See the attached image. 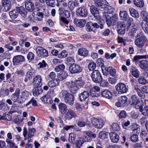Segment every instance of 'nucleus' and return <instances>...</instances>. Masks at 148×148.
I'll return each instance as SVG.
<instances>
[{
	"label": "nucleus",
	"instance_id": "23",
	"mask_svg": "<svg viewBox=\"0 0 148 148\" xmlns=\"http://www.w3.org/2000/svg\"><path fill=\"white\" fill-rule=\"evenodd\" d=\"M102 97L108 99H111L112 97V94L110 91L108 89L105 90L101 92Z\"/></svg>",
	"mask_w": 148,
	"mask_h": 148
},
{
	"label": "nucleus",
	"instance_id": "24",
	"mask_svg": "<svg viewBox=\"0 0 148 148\" xmlns=\"http://www.w3.org/2000/svg\"><path fill=\"white\" fill-rule=\"evenodd\" d=\"M68 75V72L66 71H63L60 72L58 75V79L59 81H62L67 78Z\"/></svg>",
	"mask_w": 148,
	"mask_h": 148
},
{
	"label": "nucleus",
	"instance_id": "32",
	"mask_svg": "<svg viewBox=\"0 0 148 148\" xmlns=\"http://www.w3.org/2000/svg\"><path fill=\"white\" fill-rule=\"evenodd\" d=\"M42 92V90L41 86H34V88L32 90V92L33 95L34 96H37L41 93Z\"/></svg>",
	"mask_w": 148,
	"mask_h": 148
},
{
	"label": "nucleus",
	"instance_id": "38",
	"mask_svg": "<svg viewBox=\"0 0 148 148\" xmlns=\"http://www.w3.org/2000/svg\"><path fill=\"white\" fill-rule=\"evenodd\" d=\"M130 72L132 73L133 76L137 78L139 77L140 75V72L138 69L134 66H132L130 69Z\"/></svg>",
	"mask_w": 148,
	"mask_h": 148
},
{
	"label": "nucleus",
	"instance_id": "2",
	"mask_svg": "<svg viewBox=\"0 0 148 148\" xmlns=\"http://www.w3.org/2000/svg\"><path fill=\"white\" fill-rule=\"evenodd\" d=\"M137 34L136 36V39L135 41V44L139 48L142 47L144 45L145 42V41L144 35L141 32L137 33Z\"/></svg>",
	"mask_w": 148,
	"mask_h": 148
},
{
	"label": "nucleus",
	"instance_id": "16",
	"mask_svg": "<svg viewBox=\"0 0 148 148\" xmlns=\"http://www.w3.org/2000/svg\"><path fill=\"white\" fill-rule=\"evenodd\" d=\"M42 79L40 75H37L34 76L33 78V83L34 86H39L42 85Z\"/></svg>",
	"mask_w": 148,
	"mask_h": 148
},
{
	"label": "nucleus",
	"instance_id": "63",
	"mask_svg": "<svg viewBox=\"0 0 148 148\" xmlns=\"http://www.w3.org/2000/svg\"><path fill=\"white\" fill-rule=\"evenodd\" d=\"M35 129L32 128L29 130L28 136L29 138H32L34 135Z\"/></svg>",
	"mask_w": 148,
	"mask_h": 148
},
{
	"label": "nucleus",
	"instance_id": "15",
	"mask_svg": "<svg viewBox=\"0 0 148 148\" xmlns=\"http://www.w3.org/2000/svg\"><path fill=\"white\" fill-rule=\"evenodd\" d=\"M3 11L7 12L11 8V3L9 0H2Z\"/></svg>",
	"mask_w": 148,
	"mask_h": 148
},
{
	"label": "nucleus",
	"instance_id": "50",
	"mask_svg": "<svg viewBox=\"0 0 148 148\" xmlns=\"http://www.w3.org/2000/svg\"><path fill=\"white\" fill-rule=\"evenodd\" d=\"M6 142H7L8 147L10 148H17V147L15 145V143L12 141L10 140L9 139H6Z\"/></svg>",
	"mask_w": 148,
	"mask_h": 148
},
{
	"label": "nucleus",
	"instance_id": "54",
	"mask_svg": "<svg viewBox=\"0 0 148 148\" xmlns=\"http://www.w3.org/2000/svg\"><path fill=\"white\" fill-rule=\"evenodd\" d=\"M141 16L143 19V21H148V14L145 11H143L141 12Z\"/></svg>",
	"mask_w": 148,
	"mask_h": 148
},
{
	"label": "nucleus",
	"instance_id": "22",
	"mask_svg": "<svg viewBox=\"0 0 148 148\" xmlns=\"http://www.w3.org/2000/svg\"><path fill=\"white\" fill-rule=\"evenodd\" d=\"M86 21L83 19H78L76 18H75L73 21L74 23L77 26L80 27H84L86 23Z\"/></svg>",
	"mask_w": 148,
	"mask_h": 148
},
{
	"label": "nucleus",
	"instance_id": "27",
	"mask_svg": "<svg viewBox=\"0 0 148 148\" xmlns=\"http://www.w3.org/2000/svg\"><path fill=\"white\" fill-rule=\"evenodd\" d=\"M25 6L26 9L29 11H32L34 9L33 3L28 0H26L25 2Z\"/></svg>",
	"mask_w": 148,
	"mask_h": 148
},
{
	"label": "nucleus",
	"instance_id": "29",
	"mask_svg": "<svg viewBox=\"0 0 148 148\" xmlns=\"http://www.w3.org/2000/svg\"><path fill=\"white\" fill-rule=\"evenodd\" d=\"M88 51L87 49L84 48H81L78 49V54L81 56L86 57L88 54Z\"/></svg>",
	"mask_w": 148,
	"mask_h": 148
},
{
	"label": "nucleus",
	"instance_id": "59",
	"mask_svg": "<svg viewBox=\"0 0 148 148\" xmlns=\"http://www.w3.org/2000/svg\"><path fill=\"white\" fill-rule=\"evenodd\" d=\"M112 128L113 131H119L120 130V128L119 125L116 123L112 124Z\"/></svg>",
	"mask_w": 148,
	"mask_h": 148
},
{
	"label": "nucleus",
	"instance_id": "30",
	"mask_svg": "<svg viewBox=\"0 0 148 148\" xmlns=\"http://www.w3.org/2000/svg\"><path fill=\"white\" fill-rule=\"evenodd\" d=\"M58 107L59 112L62 114H64L68 110L66 105L63 103H60Z\"/></svg>",
	"mask_w": 148,
	"mask_h": 148
},
{
	"label": "nucleus",
	"instance_id": "4",
	"mask_svg": "<svg viewBox=\"0 0 148 148\" xmlns=\"http://www.w3.org/2000/svg\"><path fill=\"white\" fill-rule=\"evenodd\" d=\"M91 76L92 81L96 83L101 82L103 79L101 73L97 70H95L92 71L91 73Z\"/></svg>",
	"mask_w": 148,
	"mask_h": 148
},
{
	"label": "nucleus",
	"instance_id": "26",
	"mask_svg": "<svg viewBox=\"0 0 148 148\" xmlns=\"http://www.w3.org/2000/svg\"><path fill=\"white\" fill-rule=\"evenodd\" d=\"M29 68L30 69H29L28 71L27 72L25 75L24 81L25 82H27L32 77L33 69L31 67H30Z\"/></svg>",
	"mask_w": 148,
	"mask_h": 148
},
{
	"label": "nucleus",
	"instance_id": "49",
	"mask_svg": "<svg viewBox=\"0 0 148 148\" xmlns=\"http://www.w3.org/2000/svg\"><path fill=\"white\" fill-rule=\"evenodd\" d=\"M66 61L67 64H71L75 63V61L74 59V56H69L67 57Z\"/></svg>",
	"mask_w": 148,
	"mask_h": 148
},
{
	"label": "nucleus",
	"instance_id": "3",
	"mask_svg": "<svg viewBox=\"0 0 148 148\" xmlns=\"http://www.w3.org/2000/svg\"><path fill=\"white\" fill-rule=\"evenodd\" d=\"M70 73L71 74H78L81 73L82 70V68L76 63H73L71 64L69 67Z\"/></svg>",
	"mask_w": 148,
	"mask_h": 148
},
{
	"label": "nucleus",
	"instance_id": "14",
	"mask_svg": "<svg viewBox=\"0 0 148 148\" xmlns=\"http://www.w3.org/2000/svg\"><path fill=\"white\" fill-rule=\"evenodd\" d=\"M118 101L116 102V105L118 107H121L125 106L127 102V99L126 96L119 97L118 99Z\"/></svg>",
	"mask_w": 148,
	"mask_h": 148
},
{
	"label": "nucleus",
	"instance_id": "46",
	"mask_svg": "<svg viewBox=\"0 0 148 148\" xmlns=\"http://www.w3.org/2000/svg\"><path fill=\"white\" fill-rule=\"evenodd\" d=\"M142 27L145 32L148 33V21H143Z\"/></svg>",
	"mask_w": 148,
	"mask_h": 148
},
{
	"label": "nucleus",
	"instance_id": "64",
	"mask_svg": "<svg viewBox=\"0 0 148 148\" xmlns=\"http://www.w3.org/2000/svg\"><path fill=\"white\" fill-rule=\"evenodd\" d=\"M138 135L133 134L130 137V139L133 142L136 143L138 141Z\"/></svg>",
	"mask_w": 148,
	"mask_h": 148
},
{
	"label": "nucleus",
	"instance_id": "42",
	"mask_svg": "<svg viewBox=\"0 0 148 148\" xmlns=\"http://www.w3.org/2000/svg\"><path fill=\"white\" fill-rule=\"evenodd\" d=\"M131 15L133 17L138 18L139 16L138 12L132 8H130L129 9Z\"/></svg>",
	"mask_w": 148,
	"mask_h": 148
},
{
	"label": "nucleus",
	"instance_id": "10",
	"mask_svg": "<svg viewBox=\"0 0 148 148\" xmlns=\"http://www.w3.org/2000/svg\"><path fill=\"white\" fill-rule=\"evenodd\" d=\"M65 84L68 87L70 91L73 94H75L79 88L75 83L72 81L66 82Z\"/></svg>",
	"mask_w": 148,
	"mask_h": 148
},
{
	"label": "nucleus",
	"instance_id": "48",
	"mask_svg": "<svg viewBox=\"0 0 148 148\" xmlns=\"http://www.w3.org/2000/svg\"><path fill=\"white\" fill-rule=\"evenodd\" d=\"M99 137L102 139H104L108 137V133L105 131H101L99 133Z\"/></svg>",
	"mask_w": 148,
	"mask_h": 148
},
{
	"label": "nucleus",
	"instance_id": "18",
	"mask_svg": "<svg viewBox=\"0 0 148 148\" xmlns=\"http://www.w3.org/2000/svg\"><path fill=\"white\" fill-rule=\"evenodd\" d=\"M105 74L107 75L109 74H110L111 76L115 77L116 75V72L115 69L112 66L106 67L105 69Z\"/></svg>",
	"mask_w": 148,
	"mask_h": 148
},
{
	"label": "nucleus",
	"instance_id": "35",
	"mask_svg": "<svg viewBox=\"0 0 148 148\" xmlns=\"http://www.w3.org/2000/svg\"><path fill=\"white\" fill-rule=\"evenodd\" d=\"M87 138L88 139V138L85 137L83 139V141L82 138L78 140H77L75 142V143L76 147L77 148H79L82 146V145L83 144L84 141L89 142L91 140L90 138L88 140L86 139Z\"/></svg>",
	"mask_w": 148,
	"mask_h": 148
},
{
	"label": "nucleus",
	"instance_id": "57",
	"mask_svg": "<svg viewBox=\"0 0 148 148\" xmlns=\"http://www.w3.org/2000/svg\"><path fill=\"white\" fill-rule=\"evenodd\" d=\"M74 82L76 85L80 87H82L84 83V81L80 78H79L78 79L76 80L75 82Z\"/></svg>",
	"mask_w": 148,
	"mask_h": 148
},
{
	"label": "nucleus",
	"instance_id": "20",
	"mask_svg": "<svg viewBox=\"0 0 148 148\" xmlns=\"http://www.w3.org/2000/svg\"><path fill=\"white\" fill-rule=\"evenodd\" d=\"M138 29L134 27L129 25L127 27V31L128 35L132 37H134Z\"/></svg>",
	"mask_w": 148,
	"mask_h": 148
},
{
	"label": "nucleus",
	"instance_id": "51",
	"mask_svg": "<svg viewBox=\"0 0 148 148\" xmlns=\"http://www.w3.org/2000/svg\"><path fill=\"white\" fill-rule=\"evenodd\" d=\"M68 53V52L66 51L63 50L58 55V57L60 59L63 58L67 56Z\"/></svg>",
	"mask_w": 148,
	"mask_h": 148
},
{
	"label": "nucleus",
	"instance_id": "21",
	"mask_svg": "<svg viewBox=\"0 0 148 148\" xmlns=\"http://www.w3.org/2000/svg\"><path fill=\"white\" fill-rule=\"evenodd\" d=\"M20 90L19 88H17L15 89V92L14 93L12 94L11 96V100L14 102L17 101L20 96Z\"/></svg>",
	"mask_w": 148,
	"mask_h": 148
},
{
	"label": "nucleus",
	"instance_id": "52",
	"mask_svg": "<svg viewBox=\"0 0 148 148\" xmlns=\"http://www.w3.org/2000/svg\"><path fill=\"white\" fill-rule=\"evenodd\" d=\"M141 59H148V55L135 56L133 58V61H134Z\"/></svg>",
	"mask_w": 148,
	"mask_h": 148
},
{
	"label": "nucleus",
	"instance_id": "5",
	"mask_svg": "<svg viewBox=\"0 0 148 148\" xmlns=\"http://www.w3.org/2000/svg\"><path fill=\"white\" fill-rule=\"evenodd\" d=\"M90 122L93 127L97 129L102 128L104 124V121L102 119L95 117L90 119Z\"/></svg>",
	"mask_w": 148,
	"mask_h": 148
},
{
	"label": "nucleus",
	"instance_id": "47",
	"mask_svg": "<svg viewBox=\"0 0 148 148\" xmlns=\"http://www.w3.org/2000/svg\"><path fill=\"white\" fill-rule=\"evenodd\" d=\"M65 66L63 64H61L57 66L54 69V70L57 72L64 71Z\"/></svg>",
	"mask_w": 148,
	"mask_h": 148
},
{
	"label": "nucleus",
	"instance_id": "40",
	"mask_svg": "<svg viewBox=\"0 0 148 148\" xmlns=\"http://www.w3.org/2000/svg\"><path fill=\"white\" fill-rule=\"evenodd\" d=\"M140 68L143 69L145 70L148 68V61L146 60H143L139 62V64Z\"/></svg>",
	"mask_w": 148,
	"mask_h": 148
},
{
	"label": "nucleus",
	"instance_id": "41",
	"mask_svg": "<svg viewBox=\"0 0 148 148\" xmlns=\"http://www.w3.org/2000/svg\"><path fill=\"white\" fill-rule=\"evenodd\" d=\"M71 94L69 92V91L65 90H62L60 92V97L61 98L66 99Z\"/></svg>",
	"mask_w": 148,
	"mask_h": 148
},
{
	"label": "nucleus",
	"instance_id": "39",
	"mask_svg": "<svg viewBox=\"0 0 148 148\" xmlns=\"http://www.w3.org/2000/svg\"><path fill=\"white\" fill-rule=\"evenodd\" d=\"M47 5L51 7H54L56 6L57 7L59 6V4L57 3L56 0H46Z\"/></svg>",
	"mask_w": 148,
	"mask_h": 148
},
{
	"label": "nucleus",
	"instance_id": "12",
	"mask_svg": "<svg viewBox=\"0 0 148 148\" xmlns=\"http://www.w3.org/2000/svg\"><path fill=\"white\" fill-rule=\"evenodd\" d=\"M90 10L91 13L96 19H98L100 18V10L96 6L94 5L90 6Z\"/></svg>",
	"mask_w": 148,
	"mask_h": 148
},
{
	"label": "nucleus",
	"instance_id": "8",
	"mask_svg": "<svg viewBox=\"0 0 148 148\" xmlns=\"http://www.w3.org/2000/svg\"><path fill=\"white\" fill-rule=\"evenodd\" d=\"M25 59L24 56L21 55H16L13 58V64L14 65H18L25 62Z\"/></svg>",
	"mask_w": 148,
	"mask_h": 148
},
{
	"label": "nucleus",
	"instance_id": "37",
	"mask_svg": "<svg viewBox=\"0 0 148 148\" xmlns=\"http://www.w3.org/2000/svg\"><path fill=\"white\" fill-rule=\"evenodd\" d=\"M59 83V79H53L48 82V85L50 87L52 88L58 86Z\"/></svg>",
	"mask_w": 148,
	"mask_h": 148
},
{
	"label": "nucleus",
	"instance_id": "43",
	"mask_svg": "<svg viewBox=\"0 0 148 148\" xmlns=\"http://www.w3.org/2000/svg\"><path fill=\"white\" fill-rule=\"evenodd\" d=\"M133 2L136 6L140 8L143 7L144 5L143 0H133Z\"/></svg>",
	"mask_w": 148,
	"mask_h": 148
},
{
	"label": "nucleus",
	"instance_id": "45",
	"mask_svg": "<svg viewBox=\"0 0 148 148\" xmlns=\"http://www.w3.org/2000/svg\"><path fill=\"white\" fill-rule=\"evenodd\" d=\"M85 27L86 29L87 32H94V31H95V29H93V28L92 22H88L86 24Z\"/></svg>",
	"mask_w": 148,
	"mask_h": 148
},
{
	"label": "nucleus",
	"instance_id": "1",
	"mask_svg": "<svg viewBox=\"0 0 148 148\" xmlns=\"http://www.w3.org/2000/svg\"><path fill=\"white\" fill-rule=\"evenodd\" d=\"M143 101L140 100L136 95H133L132 97L131 105L138 110L142 114L145 116H148V108L144 107L143 108Z\"/></svg>",
	"mask_w": 148,
	"mask_h": 148
},
{
	"label": "nucleus",
	"instance_id": "53",
	"mask_svg": "<svg viewBox=\"0 0 148 148\" xmlns=\"http://www.w3.org/2000/svg\"><path fill=\"white\" fill-rule=\"evenodd\" d=\"M108 3L106 0H101L99 7L101 8H104L106 6H108Z\"/></svg>",
	"mask_w": 148,
	"mask_h": 148
},
{
	"label": "nucleus",
	"instance_id": "61",
	"mask_svg": "<svg viewBox=\"0 0 148 148\" xmlns=\"http://www.w3.org/2000/svg\"><path fill=\"white\" fill-rule=\"evenodd\" d=\"M104 8H105L107 13L109 14L112 13L114 11V8L110 6L109 4H108V6H106Z\"/></svg>",
	"mask_w": 148,
	"mask_h": 148
},
{
	"label": "nucleus",
	"instance_id": "34",
	"mask_svg": "<svg viewBox=\"0 0 148 148\" xmlns=\"http://www.w3.org/2000/svg\"><path fill=\"white\" fill-rule=\"evenodd\" d=\"M132 127H135V129H133L132 133L133 134L138 135L140 132V126L134 123L131 125Z\"/></svg>",
	"mask_w": 148,
	"mask_h": 148
},
{
	"label": "nucleus",
	"instance_id": "25",
	"mask_svg": "<svg viewBox=\"0 0 148 148\" xmlns=\"http://www.w3.org/2000/svg\"><path fill=\"white\" fill-rule=\"evenodd\" d=\"M111 141L114 143H117L119 139V137L117 134L115 132H111L109 134Z\"/></svg>",
	"mask_w": 148,
	"mask_h": 148
},
{
	"label": "nucleus",
	"instance_id": "9",
	"mask_svg": "<svg viewBox=\"0 0 148 148\" xmlns=\"http://www.w3.org/2000/svg\"><path fill=\"white\" fill-rule=\"evenodd\" d=\"M118 16L115 14L111 17L107 18L106 17V21L108 26L114 25L116 24L118 19Z\"/></svg>",
	"mask_w": 148,
	"mask_h": 148
},
{
	"label": "nucleus",
	"instance_id": "13",
	"mask_svg": "<svg viewBox=\"0 0 148 148\" xmlns=\"http://www.w3.org/2000/svg\"><path fill=\"white\" fill-rule=\"evenodd\" d=\"M117 32L120 34H123L126 32V26L125 23L123 21H119L118 23Z\"/></svg>",
	"mask_w": 148,
	"mask_h": 148
},
{
	"label": "nucleus",
	"instance_id": "28",
	"mask_svg": "<svg viewBox=\"0 0 148 148\" xmlns=\"http://www.w3.org/2000/svg\"><path fill=\"white\" fill-rule=\"evenodd\" d=\"M75 97L74 95L71 94L66 99H65L64 101L66 103H68L69 105L72 106L74 103Z\"/></svg>",
	"mask_w": 148,
	"mask_h": 148
},
{
	"label": "nucleus",
	"instance_id": "11",
	"mask_svg": "<svg viewBox=\"0 0 148 148\" xmlns=\"http://www.w3.org/2000/svg\"><path fill=\"white\" fill-rule=\"evenodd\" d=\"M64 114V117L66 120H70L73 118H75L77 117L76 113L71 109L68 110Z\"/></svg>",
	"mask_w": 148,
	"mask_h": 148
},
{
	"label": "nucleus",
	"instance_id": "31",
	"mask_svg": "<svg viewBox=\"0 0 148 148\" xmlns=\"http://www.w3.org/2000/svg\"><path fill=\"white\" fill-rule=\"evenodd\" d=\"M134 90L136 91L138 94V96L141 98L142 99H144L145 97V95L142 92L141 88L140 89L139 87L137 85L135 86L134 87Z\"/></svg>",
	"mask_w": 148,
	"mask_h": 148
},
{
	"label": "nucleus",
	"instance_id": "17",
	"mask_svg": "<svg viewBox=\"0 0 148 148\" xmlns=\"http://www.w3.org/2000/svg\"><path fill=\"white\" fill-rule=\"evenodd\" d=\"M19 9L20 7H17L15 9L9 12V16L12 20L18 17L20 12Z\"/></svg>",
	"mask_w": 148,
	"mask_h": 148
},
{
	"label": "nucleus",
	"instance_id": "58",
	"mask_svg": "<svg viewBox=\"0 0 148 148\" xmlns=\"http://www.w3.org/2000/svg\"><path fill=\"white\" fill-rule=\"evenodd\" d=\"M27 58L29 61L34 60V54L31 52H29L27 55Z\"/></svg>",
	"mask_w": 148,
	"mask_h": 148
},
{
	"label": "nucleus",
	"instance_id": "33",
	"mask_svg": "<svg viewBox=\"0 0 148 148\" xmlns=\"http://www.w3.org/2000/svg\"><path fill=\"white\" fill-rule=\"evenodd\" d=\"M89 96V92L87 91H84L83 92L78 95V97L81 101H84Z\"/></svg>",
	"mask_w": 148,
	"mask_h": 148
},
{
	"label": "nucleus",
	"instance_id": "62",
	"mask_svg": "<svg viewBox=\"0 0 148 148\" xmlns=\"http://www.w3.org/2000/svg\"><path fill=\"white\" fill-rule=\"evenodd\" d=\"M127 115L126 112L124 110H122L121 111L119 115V118L122 119L125 118Z\"/></svg>",
	"mask_w": 148,
	"mask_h": 148
},
{
	"label": "nucleus",
	"instance_id": "56",
	"mask_svg": "<svg viewBox=\"0 0 148 148\" xmlns=\"http://www.w3.org/2000/svg\"><path fill=\"white\" fill-rule=\"evenodd\" d=\"M96 67V64L94 62H90L88 65V68L90 71L94 70Z\"/></svg>",
	"mask_w": 148,
	"mask_h": 148
},
{
	"label": "nucleus",
	"instance_id": "44",
	"mask_svg": "<svg viewBox=\"0 0 148 148\" xmlns=\"http://www.w3.org/2000/svg\"><path fill=\"white\" fill-rule=\"evenodd\" d=\"M119 15L121 19L124 21H126L129 16L127 12L125 11H121L119 13Z\"/></svg>",
	"mask_w": 148,
	"mask_h": 148
},
{
	"label": "nucleus",
	"instance_id": "60",
	"mask_svg": "<svg viewBox=\"0 0 148 148\" xmlns=\"http://www.w3.org/2000/svg\"><path fill=\"white\" fill-rule=\"evenodd\" d=\"M138 81L140 84L142 85L145 84L147 83V80L142 77H140L139 78Z\"/></svg>",
	"mask_w": 148,
	"mask_h": 148
},
{
	"label": "nucleus",
	"instance_id": "7",
	"mask_svg": "<svg viewBox=\"0 0 148 148\" xmlns=\"http://www.w3.org/2000/svg\"><path fill=\"white\" fill-rule=\"evenodd\" d=\"M116 89L119 94L126 93L128 90V87L125 84L122 83L117 84L115 86Z\"/></svg>",
	"mask_w": 148,
	"mask_h": 148
},
{
	"label": "nucleus",
	"instance_id": "36",
	"mask_svg": "<svg viewBox=\"0 0 148 148\" xmlns=\"http://www.w3.org/2000/svg\"><path fill=\"white\" fill-rule=\"evenodd\" d=\"M41 100L44 103L48 104H51L53 102L50 96L47 95L43 96L41 98Z\"/></svg>",
	"mask_w": 148,
	"mask_h": 148
},
{
	"label": "nucleus",
	"instance_id": "55",
	"mask_svg": "<svg viewBox=\"0 0 148 148\" xmlns=\"http://www.w3.org/2000/svg\"><path fill=\"white\" fill-rule=\"evenodd\" d=\"M43 48L42 47H38L36 49V51L37 56L39 57H41V54L42 53V50Z\"/></svg>",
	"mask_w": 148,
	"mask_h": 148
},
{
	"label": "nucleus",
	"instance_id": "6",
	"mask_svg": "<svg viewBox=\"0 0 148 148\" xmlns=\"http://www.w3.org/2000/svg\"><path fill=\"white\" fill-rule=\"evenodd\" d=\"M76 13L77 16L81 17H85L88 14L87 9L84 6L77 8L76 10Z\"/></svg>",
	"mask_w": 148,
	"mask_h": 148
},
{
	"label": "nucleus",
	"instance_id": "19",
	"mask_svg": "<svg viewBox=\"0 0 148 148\" xmlns=\"http://www.w3.org/2000/svg\"><path fill=\"white\" fill-rule=\"evenodd\" d=\"M20 94V97L21 100L23 101H25L29 98L30 92L26 90H23L21 91Z\"/></svg>",
	"mask_w": 148,
	"mask_h": 148
}]
</instances>
